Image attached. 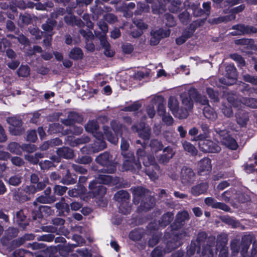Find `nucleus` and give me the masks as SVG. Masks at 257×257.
I'll return each mask as SVG.
<instances>
[{
	"mask_svg": "<svg viewBox=\"0 0 257 257\" xmlns=\"http://www.w3.org/2000/svg\"><path fill=\"white\" fill-rule=\"evenodd\" d=\"M151 150L155 153L163 150L164 146L161 141L156 139H153L150 143Z\"/></svg>",
	"mask_w": 257,
	"mask_h": 257,
	"instance_id": "c03bdc74",
	"label": "nucleus"
},
{
	"mask_svg": "<svg viewBox=\"0 0 257 257\" xmlns=\"http://www.w3.org/2000/svg\"><path fill=\"white\" fill-rule=\"evenodd\" d=\"M235 117L237 123L242 126L245 125L249 120L248 113L242 110L235 113Z\"/></svg>",
	"mask_w": 257,
	"mask_h": 257,
	"instance_id": "4be33fe9",
	"label": "nucleus"
},
{
	"mask_svg": "<svg viewBox=\"0 0 257 257\" xmlns=\"http://www.w3.org/2000/svg\"><path fill=\"white\" fill-rule=\"evenodd\" d=\"M142 103H140L139 101H135L133 104L125 106L122 109V110L124 111H136L140 109L142 107Z\"/></svg>",
	"mask_w": 257,
	"mask_h": 257,
	"instance_id": "5fc2aeb1",
	"label": "nucleus"
},
{
	"mask_svg": "<svg viewBox=\"0 0 257 257\" xmlns=\"http://www.w3.org/2000/svg\"><path fill=\"white\" fill-rule=\"evenodd\" d=\"M56 207L58 210V214L60 216H67L70 212V206L68 204L62 201L58 202L55 204Z\"/></svg>",
	"mask_w": 257,
	"mask_h": 257,
	"instance_id": "c85d7f7f",
	"label": "nucleus"
},
{
	"mask_svg": "<svg viewBox=\"0 0 257 257\" xmlns=\"http://www.w3.org/2000/svg\"><path fill=\"white\" fill-rule=\"evenodd\" d=\"M62 177L60 182L65 185L74 184L76 183L77 175L72 173L69 169H66L65 172L62 173Z\"/></svg>",
	"mask_w": 257,
	"mask_h": 257,
	"instance_id": "ddd939ff",
	"label": "nucleus"
},
{
	"mask_svg": "<svg viewBox=\"0 0 257 257\" xmlns=\"http://www.w3.org/2000/svg\"><path fill=\"white\" fill-rule=\"evenodd\" d=\"M234 200L237 203H244L249 201L250 200V197L245 193L242 192H237L235 191Z\"/></svg>",
	"mask_w": 257,
	"mask_h": 257,
	"instance_id": "4c0bfd02",
	"label": "nucleus"
},
{
	"mask_svg": "<svg viewBox=\"0 0 257 257\" xmlns=\"http://www.w3.org/2000/svg\"><path fill=\"white\" fill-rule=\"evenodd\" d=\"M111 128L114 133L119 137H122L123 130L125 127V125L120 123L119 122L115 120H112L110 122Z\"/></svg>",
	"mask_w": 257,
	"mask_h": 257,
	"instance_id": "7c9ffc66",
	"label": "nucleus"
},
{
	"mask_svg": "<svg viewBox=\"0 0 257 257\" xmlns=\"http://www.w3.org/2000/svg\"><path fill=\"white\" fill-rule=\"evenodd\" d=\"M68 117H70L72 121L74 123L75 122L81 123L83 119L81 114L75 111H71L68 113Z\"/></svg>",
	"mask_w": 257,
	"mask_h": 257,
	"instance_id": "4d7b16f0",
	"label": "nucleus"
},
{
	"mask_svg": "<svg viewBox=\"0 0 257 257\" xmlns=\"http://www.w3.org/2000/svg\"><path fill=\"white\" fill-rule=\"evenodd\" d=\"M84 56L83 52L81 48L78 47H75L69 52V57L75 61L81 60Z\"/></svg>",
	"mask_w": 257,
	"mask_h": 257,
	"instance_id": "bb28decb",
	"label": "nucleus"
},
{
	"mask_svg": "<svg viewBox=\"0 0 257 257\" xmlns=\"http://www.w3.org/2000/svg\"><path fill=\"white\" fill-rule=\"evenodd\" d=\"M235 196V190L232 189L224 191L221 195L222 199L227 202L234 199Z\"/></svg>",
	"mask_w": 257,
	"mask_h": 257,
	"instance_id": "37998d69",
	"label": "nucleus"
},
{
	"mask_svg": "<svg viewBox=\"0 0 257 257\" xmlns=\"http://www.w3.org/2000/svg\"><path fill=\"white\" fill-rule=\"evenodd\" d=\"M72 168L77 173L82 175H85L87 174V169L80 164H72Z\"/></svg>",
	"mask_w": 257,
	"mask_h": 257,
	"instance_id": "774afa93",
	"label": "nucleus"
},
{
	"mask_svg": "<svg viewBox=\"0 0 257 257\" xmlns=\"http://www.w3.org/2000/svg\"><path fill=\"white\" fill-rule=\"evenodd\" d=\"M183 146L186 151L191 153L192 155H196L197 151L196 148L191 143L185 141L183 144Z\"/></svg>",
	"mask_w": 257,
	"mask_h": 257,
	"instance_id": "bf43d9fd",
	"label": "nucleus"
},
{
	"mask_svg": "<svg viewBox=\"0 0 257 257\" xmlns=\"http://www.w3.org/2000/svg\"><path fill=\"white\" fill-rule=\"evenodd\" d=\"M83 132V128L79 126H76L73 125L70 127L69 129H66L64 130V134L65 135H79Z\"/></svg>",
	"mask_w": 257,
	"mask_h": 257,
	"instance_id": "de8ad7c7",
	"label": "nucleus"
},
{
	"mask_svg": "<svg viewBox=\"0 0 257 257\" xmlns=\"http://www.w3.org/2000/svg\"><path fill=\"white\" fill-rule=\"evenodd\" d=\"M200 95L201 94L194 87L191 88L188 91L189 97L195 102L200 97Z\"/></svg>",
	"mask_w": 257,
	"mask_h": 257,
	"instance_id": "052dcab7",
	"label": "nucleus"
},
{
	"mask_svg": "<svg viewBox=\"0 0 257 257\" xmlns=\"http://www.w3.org/2000/svg\"><path fill=\"white\" fill-rule=\"evenodd\" d=\"M8 149L12 153L19 154L22 149L20 145L16 142H11L8 146Z\"/></svg>",
	"mask_w": 257,
	"mask_h": 257,
	"instance_id": "6e6d98bb",
	"label": "nucleus"
},
{
	"mask_svg": "<svg viewBox=\"0 0 257 257\" xmlns=\"http://www.w3.org/2000/svg\"><path fill=\"white\" fill-rule=\"evenodd\" d=\"M186 255L188 257H191L195 252H199L201 250L200 244H198L194 240H191V243L187 247Z\"/></svg>",
	"mask_w": 257,
	"mask_h": 257,
	"instance_id": "72a5a7b5",
	"label": "nucleus"
},
{
	"mask_svg": "<svg viewBox=\"0 0 257 257\" xmlns=\"http://www.w3.org/2000/svg\"><path fill=\"white\" fill-rule=\"evenodd\" d=\"M51 210V208L47 206L40 205L37 209H35L32 212V217L34 220L41 219L43 215V212H49Z\"/></svg>",
	"mask_w": 257,
	"mask_h": 257,
	"instance_id": "c756f323",
	"label": "nucleus"
},
{
	"mask_svg": "<svg viewBox=\"0 0 257 257\" xmlns=\"http://www.w3.org/2000/svg\"><path fill=\"white\" fill-rule=\"evenodd\" d=\"M147 143L144 142V145L143 148H139L137 150L136 154L138 156L137 159L142 160L143 164L146 167L145 172L150 178L155 181L158 179V173L160 171V166L156 161L154 155L151 154L146 155L145 148Z\"/></svg>",
	"mask_w": 257,
	"mask_h": 257,
	"instance_id": "f03ea898",
	"label": "nucleus"
},
{
	"mask_svg": "<svg viewBox=\"0 0 257 257\" xmlns=\"http://www.w3.org/2000/svg\"><path fill=\"white\" fill-rule=\"evenodd\" d=\"M34 235L32 234H26L24 236L15 239L12 242L13 245L15 247H19L23 244L26 240H31L34 238Z\"/></svg>",
	"mask_w": 257,
	"mask_h": 257,
	"instance_id": "58836bf2",
	"label": "nucleus"
},
{
	"mask_svg": "<svg viewBox=\"0 0 257 257\" xmlns=\"http://www.w3.org/2000/svg\"><path fill=\"white\" fill-rule=\"evenodd\" d=\"M22 177L18 175L11 176L9 179V184L14 186H19L22 182Z\"/></svg>",
	"mask_w": 257,
	"mask_h": 257,
	"instance_id": "0e129e2a",
	"label": "nucleus"
},
{
	"mask_svg": "<svg viewBox=\"0 0 257 257\" xmlns=\"http://www.w3.org/2000/svg\"><path fill=\"white\" fill-rule=\"evenodd\" d=\"M221 110L224 115L228 117L233 116V113L232 107L229 103H222Z\"/></svg>",
	"mask_w": 257,
	"mask_h": 257,
	"instance_id": "13d9d810",
	"label": "nucleus"
},
{
	"mask_svg": "<svg viewBox=\"0 0 257 257\" xmlns=\"http://www.w3.org/2000/svg\"><path fill=\"white\" fill-rule=\"evenodd\" d=\"M103 136H104L106 140L111 144H116L118 141L119 137L114 133L112 132L110 128L107 125L103 126Z\"/></svg>",
	"mask_w": 257,
	"mask_h": 257,
	"instance_id": "a211bd4d",
	"label": "nucleus"
},
{
	"mask_svg": "<svg viewBox=\"0 0 257 257\" xmlns=\"http://www.w3.org/2000/svg\"><path fill=\"white\" fill-rule=\"evenodd\" d=\"M163 153L158 158V160L159 163L165 165L173 157L174 153L173 152L172 149L168 147L164 149Z\"/></svg>",
	"mask_w": 257,
	"mask_h": 257,
	"instance_id": "2eb2a0df",
	"label": "nucleus"
},
{
	"mask_svg": "<svg viewBox=\"0 0 257 257\" xmlns=\"http://www.w3.org/2000/svg\"><path fill=\"white\" fill-rule=\"evenodd\" d=\"M207 237L208 234L205 231H201L198 233L196 240L194 241L201 245L205 242Z\"/></svg>",
	"mask_w": 257,
	"mask_h": 257,
	"instance_id": "e2e57ef3",
	"label": "nucleus"
},
{
	"mask_svg": "<svg viewBox=\"0 0 257 257\" xmlns=\"http://www.w3.org/2000/svg\"><path fill=\"white\" fill-rule=\"evenodd\" d=\"M132 130L136 129L140 138L143 139L144 142L148 141L151 136V130L150 128H143L139 129L137 125L134 124L132 126Z\"/></svg>",
	"mask_w": 257,
	"mask_h": 257,
	"instance_id": "393cba45",
	"label": "nucleus"
},
{
	"mask_svg": "<svg viewBox=\"0 0 257 257\" xmlns=\"http://www.w3.org/2000/svg\"><path fill=\"white\" fill-rule=\"evenodd\" d=\"M212 169L211 160L208 158H204L198 163V174L201 176L209 174Z\"/></svg>",
	"mask_w": 257,
	"mask_h": 257,
	"instance_id": "f8f14e48",
	"label": "nucleus"
},
{
	"mask_svg": "<svg viewBox=\"0 0 257 257\" xmlns=\"http://www.w3.org/2000/svg\"><path fill=\"white\" fill-rule=\"evenodd\" d=\"M131 210L132 207L128 201L120 203L119 211L122 214L124 215H127L131 213Z\"/></svg>",
	"mask_w": 257,
	"mask_h": 257,
	"instance_id": "a18cd8bd",
	"label": "nucleus"
},
{
	"mask_svg": "<svg viewBox=\"0 0 257 257\" xmlns=\"http://www.w3.org/2000/svg\"><path fill=\"white\" fill-rule=\"evenodd\" d=\"M67 187L65 186H62L59 185H56L54 186L53 190L54 196L55 195L58 196L63 195L67 191Z\"/></svg>",
	"mask_w": 257,
	"mask_h": 257,
	"instance_id": "338daca9",
	"label": "nucleus"
},
{
	"mask_svg": "<svg viewBox=\"0 0 257 257\" xmlns=\"http://www.w3.org/2000/svg\"><path fill=\"white\" fill-rule=\"evenodd\" d=\"M200 150L205 153H217L221 149L217 143L211 140H202L198 143Z\"/></svg>",
	"mask_w": 257,
	"mask_h": 257,
	"instance_id": "1a4fd4ad",
	"label": "nucleus"
},
{
	"mask_svg": "<svg viewBox=\"0 0 257 257\" xmlns=\"http://www.w3.org/2000/svg\"><path fill=\"white\" fill-rule=\"evenodd\" d=\"M64 21L68 25L74 26H78L81 27L84 23L80 19H77L75 16H65L64 17Z\"/></svg>",
	"mask_w": 257,
	"mask_h": 257,
	"instance_id": "2f4dec72",
	"label": "nucleus"
},
{
	"mask_svg": "<svg viewBox=\"0 0 257 257\" xmlns=\"http://www.w3.org/2000/svg\"><path fill=\"white\" fill-rule=\"evenodd\" d=\"M114 198L115 201L120 203L128 201L130 198V195L127 191L121 190L115 193Z\"/></svg>",
	"mask_w": 257,
	"mask_h": 257,
	"instance_id": "473e14b6",
	"label": "nucleus"
},
{
	"mask_svg": "<svg viewBox=\"0 0 257 257\" xmlns=\"http://www.w3.org/2000/svg\"><path fill=\"white\" fill-rule=\"evenodd\" d=\"M208 188V183L203 182L193 186L191 187V194L194 196H198L201 194L205 193Z\"/></svg>",
	"mask_w": 257,
	"mask_h": 257,
	"instance_id": "f3484780",
	"label": "nucleus"
},
{
	"mask_svg": "<svg viewBox=\"0 0 257 257\" xmlns=\"http://www.w3.org/2000/svg\"><path fill=\"white\" fill-rule=\"evenodd\" d=\"M175 219L184 225L185 221L189 219V213L185 210L180 211L176 214Z\"/></svg>",
	"mask_w": 257,
	"mask_h": 257,
	"instance_id": "864d4df0",
	"label": "nucleus"
},
{
	"mask_svg": "<svg viewBox=\"0 0 257 257\" xmlns=\"http://www.w3.org/2000/svg\"><path fill=\"white\" fill-rule=\"evenodd\" d=\"M95 138V140L93 144V148L95 151L99 152L106 147V143L104 141L103 134H97Z\"/></svg>",
	"mask_w": 257,
	"mask_h": 257,
	"instance_id": "dca6fc26",
	"label": "nucleus"
},
{
	"mask_svg": "<svg viewBox=\"0 0 257 257\" xmlns=\"http://www.w3.org/2000/svg\"><path fill=\"white\" fill-rule=\"evenodd\" d=\"M243 103L251 108H257V98H243Z\"/></svg>",
	"mask_w": 257,
	"mask_h": 257,
	"instance_id": "680f3d73",
	"label": "nucleus"
},
{
	"mask_svg": "<svg viewBox=\"0 0 257 257\" xmlns=\"http://www.w3.org/2000/svg\"><path fill=\"white\" fill-rule=\"evenodd\" d=\"M133 202L135 204L140 203L137 210L139 212H147L155 205V198L150 191L142 186L135 187L133 191Z\"/></svg>",
	"mask_w": 257,
	"mask_h": 257,
	"instance_id": "f257e3e1",
	"label": "nucleus"
},
{
	"mask_svg": "<svg viewBox=\"0 0 257 257\" xmlns=\"http://www.w3.org/2000/svg\"><path fill=\"white\" fill-rule=\"evenodd\" d=\"M237 79V70L233 63H229L225 67V77L219 78V82L225 86L232 85Z\"/></svg>",
	"mask_w": 257,
	"mask_h": 257,
	"instance_id": "0eeeda50",
	"label": "nucleus"
},
{
	"mask_svg": "<svg viewBox=\"0 0 257 257\" xmlns=\"http://www.w3.org/2000/svg\"><path fill=\"white\" fill-rule=\"evenodd\" d=\"M180 22L183 25H187L191 21V16L187 10L180 13L178 16Z\"/></svg>",
	"mask_w": 257,
	"mask_h": 257,
	"instance_id": "603ef678",
	"label": "nucleus"
},
{
	"mask_svg": "<svg viewBox=\"0 0 257 257\" xmlns=\"http://www.w3.org/2000/svg\"><path fill=\"white\" fill-rule=\"evenodd\" d=\"M203 113L204 116L210 120L215 119L217 114L213 108L211 107L209 105L205 106L203 109Z\"/></svg>",
	"mask_w": 257,
	"mask_h": 257,
	"instance_id": "ea45409f",
	"label": "nucleus"
},
{
	"mask_svg": "<svg viewBox=\"0 0 257 257\" xmlns=\"http://www.w3.org/2000/svg\"><path fill=\"white\" fill-rule=\"evenodd\" d=\"M163 23L165 26L171 28L176 26V22L173 16L169 13H166L163 19Z\"/></svg>",
	"mask_w": 257,
	"mask_h": 257,
	"instance_id": "e433bc0d",
	"label": "nucleus"
},
{
	"mask_svg": "<svg viewBox=\"0 0 257 257\" xmlns=\"http://www.w3.org/2000/svg\"><path fill=\"white\" fill-rule=\"evenodd\" d=\"M57 154L60 158L64 159H71L74 156L73 150L68 147L59 148L57 151Z\"/></svg>",
	"mask_w": 257,
	"mask_h": 257,
	"instance_id": "b1692460",
	"label": "nucleus"
},
{
	"mask_svg": "<svg viewBox=\"0 0 257 257\" xmlns=\"http://www.w3.org/2000/svg\"><path fill=\"white\" fill-rule=\"evenodd\" d=\"M174 219V213L171 212H167L164 213L159 220V225L161 227H165L170 224Z\"/></svg>",
	"mask_w": 257,
	"mask_h": 257,
	"instance_id": "a878e982",
	"label": "nucleus"
},
{
	"mask_svg": "<svg viewBox=\"0 0 257 257\" xmlns=\"http://www.w3.org/2000/svg\"><path fill=\"white\" fill-rule=\"evenodd\" d=\"M145 231L143 229L137 228L132 230L128 234V237L133 241L140 240L144 236Z\"/></svg>",
	"mask_w": 257,
	"mask_h": 257,
	"instance_id": "cd10ccee",
	"label": "nucleus"
},
{
	"mask_svg": "<svg viewBox=\"0 0 257 257\" xmlns=\"http://www.w3.org/2000/svg\"><path fill=\"white\" fill-rule=\"evenodd\" d=\"M230 249L232 252L238 253L240 252L241 247L240 242L237 239L233 240L230 243Z\"/></svg>",
	"mask_w": 257,
	"mask_h": 257,
	"instance_id": "69168bd1",
	"label": "nucleus"
},
{
	"mask_svg": "<svg viewBox=\"0 0 257 257\" xmlns=\"http://www.w3.org/2000/svg\"><path fill=\"white\" fill-rule=\"evenodd\" d=\"M232 29L235 30L238 32L237 33L236 32H232L231 35L235 36L236 35H250L253 34L257 33V28L253 26L244 25L243 24H239L233 25L232 27Z\"/></svg>",
	"mask_w": 257,
	"mask_h": 257,
	"instance_id": "9d476101",
	"label": "nucleus"
},
{
	"mask_svg": "<svg viewBox=\"0 0 257 257\" xmlns=\"http://www.w3.org/2000/svg\"><path fill=\"white\" fill-rule=\"evenodd\" d=\"M206 92L210 99L211 101L217 102L219 101L218 91H215L212 88L207 87L206 89Z\"/></svg>",
	"mask_w": 257,
	"mask_h": 257,
	"instance_id": "79ce46f5",
	"label": "nucleus"
},
{
	"mask_svg": "<svg viewBox=\"0 0 257 257\" xmlns=\"http://www.w3.org/2000/svg\"><path fill=\"white\" fill-rule=\"evenodd\" d=\"M31 184L26 186V190L31 193H36L42 190L49 183L48 178H45L42 181H40L38 174L32 173L30 176Z\"/></svg>",
	"mask_w": 257,
	"mask_h": 257,
	"instance_id": "423d86ee",
	"label": "nucleus"
},
{
	"mask_svg": "<svg viewBox=\"0 0 257 257\" xmlns=\"http://www.w3.org/2000/svg\"><path fill=\"white\" fill-rule=\"evenodd\" d=\"M230 58L237 63L238 67L242 68L245 66V61L240 55L237 53H233L230 54Z\"/></svg>",
	"mask_w": 257,
	"mask_h": 257,
	"instance_id": "09e8293b",
	"label": "nucleus"
},
{
	"mask_svg": "<svg viewBox=\"0 0 257 257\" xmlns=\"http://www.w3.org/2000/svg\"><path fill=\"white\" fill-rule=\"evenodd\" d=\"M26 216L22 210H20L16 213L15 219L18 226L24 229L28 225L29 223L26 220Z\"/></svg>",
	"mask_w": 257,
	"mask_h": 257,
	"instance_id": "412c9836",
	"label": "nucleus"
},
{
	"mask_svg": "<svg viewBox=\"0 0 257 257\" xmlns=\"http://www.w3.org/2000/svg\"><path fill=\"white\" fill-rule=\"evenodd\" d=\"M96 162L103 167L98 172L102 173L112 174L116 169V165L112 160V156L108 152L100 154L95 159Z\"/></svg>",
	"mask_w": 257,
	"mask_h": 257,
	"instance_id": "7ed1b4c3",
	"label": "nucleus"
},
{
	"mask_svg": "<svg viewBox=\"0 0 257 257\" xmlns=\"http://www.w3.org/2000/svg\"><path fill=\"white\" fill-rule=\"evenodd\" d=\"M168 105L172 114L176 115L179 108V102L177 99L173 96H170L168 100Z\"/></svg>",
	"mask_w": 257,
	"mask_h": 257,
	"instance_id": "c9c22d12",
	"label": "nucleus"
},
{
	"mask_svg": "<svg viewBox=\"0 0 257 257\" xmlns=\"http://www.w3.org/2000/svg\"><path fill=\"white\" fill-rule=\"evenodd\" d=\"M35 193H31L27 191L26 186L21 192L18 193V196L19 200L21 202H25L31 199V196Z\"/></svg>",
	"mask_w": 257,
	"mask_h": 257,
	"instance_id": "49530a36",
	"label": "nucleus"
},
{
	"mask_svg": "<svg viewBox=\"0 0 257 257\" xmlns=\"http://www.w3.org/2000/svg\"><path fill=\"white\" fill-rule=\"evenodd\" d=\"M36 200L41 203H51L56 200V197L54 195L51 196L41 195L37 197Z\"/></svg>",
	"mask_w": 257,
	"mask_h": 257,
	"instance_id": "3c124183",
	"label": "nucleus"
},
{
	"mask_svg": "<svg viewBox=\"0 0 257 257\" xmlns=\"http://www.w3.org/2000/svg\"><path fill=\"white\" fill-rule=\"evenodd\" d=\"M30 73V68L28 65H22L17 70V74L19 77H27Z\"/></svg>",
	"mask_w": 257,
	"mask_h": 257,
	"instance_id": "8fccbe9b",
	"label": "nucleus"
},
{
	"mask_svg": "<svg viewBox=\"0 0 257 257\" xmlns=\"http://www.w3.org/2000/svg\"><path fill=\"white\" fill-rule=\"evenodd\" d=\"M170 33L171 30L170 29L164 30L163 28L159 29L154 32L153 39L157 38L154 46L158 45L162 39L168 37L170 35Z\"/></svg>",
	"mask_w": 257,
	"mask_h": 257,
	"instance_id": "6ab92c4d",
	"label": "nucleus"
},
{
	"mask_svg": "<svg viewBox=\"0 0 257 257\" xmlns=\"http://www.w3.org/2000/svg\"><path fill=\"white\" fill-rule=\"evenodd\" d=\"M106 192V188L100 182L93 180L89 182L87 197L102 199Z\"/></svg>",
	"mask_w": 257,
	"mask_h": 257,
	"instance_id": "39448f33",
	"label": "nucleus"
},
{
	"mask_svg": "<svg viewBox=\"0 0 257 257\" xmlns=\"http://www.w3.org/2000/svg\"><path fill=\"white\" fill-rule=\"evenodd\" d=\"M166 6L162 0L158 1V3H156L152 6V12L153 14L156 15L162 14L166 11Z\"/></svg>",
	"mask_w": 257,
	"mask_h": 257,
	"instance_id": "f704fd0d",
	"label": "nucleus"
},
{
	"mask_svg": "<svg viewBox=\"0 0 257 257\" xmlns=\"http://www.w3.org/2000/svg\"><path fill=\"white\" fill-rule=\"evenodd\" d=\"M99 125L97 120L95 119L89 120L85 126V129L88 133L93 135L94 137L97 136V134H102L99 131Z\"/></svg>",
	"mask_w": 257,
	"mask_h": 257,
	"instance_id": "4468645a",
	"label": "nucleus"
},
{
	"mask_svg": "<svg viewBox=\"0 0 257 257\" xmlns=\"http://www.w3.org/2000/svg\"><path fill=\"white\" fill-rule=\"evenodd\" d=\"M252 241V236L250 234L244 235L242 236L240 242V254H244L246 252H247Z\"/></svg>",
	"mask_w": 257,
	"mask_h": 257,
	"instance_id": "aec40b11",
	"label": "nucleus"
},
{
	"mask_svg": "<svg viewBox=\"0 0 257 257\" xmlns=\"http://www.w3.org/2000/svg\"><path fill=\"white\" fill-rule=\"evenodd\" d=\"M7 122L11 125L9 131L11 135L20 136L22 135L24 130L22 128L23 121L20 117L17 116L9 117L7 119Z\"/></svg>",
	"mask_w": 257,
	"mask_h": 257,
	"instance_id": "6e6552de",
	"label": "nucleus"
},
{
	"mask_svg": "<svg viewBox=\"0 0 257 257\" xmlns=\"http://www.w3.org/2000/svg\"><path fill=\"white\" fill-rule=\"evenodd\" d=\"M57 22L55 20L48 19L46 23L42 25V29L46 32H51L57 25Z\"/></svg>",
	"mask_w": 257,
	"mask_h": 257,
	"instance_id": "a19ab883",
	"label": "nucleus"
},
{
	"mask_svg": "<svg viewBox=\"0 0 257 257\" xmlns=\"http://www.w3.org/2000/svg\"><path fill=\"white\" fill-rule=\"evenodd\" d=\"M125 159L122 167L125 171H130L133 173L138 172L142 168L141 162L136 158L133 153L129 152L127 153H122Z\"/></svg>",
	"mask_w": 257,
	"mask_h": 257,
	"instance_id": "20e7f679",
	"label": "nucleus"
},
{
	"mask_svg": "<svg viewBox=\"0 0 257 257\" xmlns=\"http://www.w3.org/2000/svg\"><path fill=\"white\" fill-rule=\"evenodd\" d=\"M181 179L184 185L192 183L195 180V174L191 168L184 166L181 171Z\"/></svg>",
	"mask_w": 257,
	"mask_h": 257,
	"instance_id": "9b49d317",
	"label": "nucleus"
},
{
	"mask_svg": "<svg viewBox=\"0 0 257 257\" xmlns=\"http://www.w3.org/2000/svg\"><path fill=\"white\" fill-rule=\"evenodd\" d=\"M222 143L231 150H236L238 147L236 140L230 135H227L223 138Z\"/></svg>",
	"mask_w": 257,
	"mask_h": 257,
	"instance_id": "5701e85b",
	"label": "nucleus"
}]
</instances>
